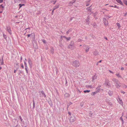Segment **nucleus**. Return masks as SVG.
Segmentation results:
<instances>
[{"instance_id": "obj_7", "label": "nucleus", "mask_w": 127, "mask_h": 127, "mask_svg": "<svg viewBox=\"0 0 127 127\" xmlns=\"http://www.w3.org/2000/svg\"><path fill=\"white\" fill-rule=\"evenodd\" d=\"M119 82L118 81H117V83H116L115 85L118 88L119 87L120 85L119 84Z\"/></svg>"}, {"instance_id": "obj_30", "label": "nucleus", "mask_w": 127, "mask_h": 127, "mask_svg": "<svg viewBox=\"0 0 127 127\" xmlns=\"http://www.w3.org/2000/svg\"><path fill=\"white\" fill-rule=\"evenodd\" d=\"M3 0H0V3H2L3 1Z\"/></svg>"}, {"instance_id": "obj_47", "label": "nucleus", "mask_w": 127, "mask_h": 127, "mask_svg": "<svg viewBox=\"0 0 127 127\" xmlns=\"http://www.w3.org/2000/svg\"><path fill=\"white\" fill-rule=\"evenodd\" d=\"M89 87H90V88H92V86H89Z\"/></svg>"}, {"instance_id": "obj_38", "label": "nucleus", "mask_w": 127, "mask_h": 127, "mask_svg": "<svg viewBox=\"0 0 127 127\" xmlns=\"http://www.w3.org/2000/svg\"><path fill=\"white\" fill-rule=\"evenodd\" d=\"M21 67L23 68H24V66L23 65V64H22L21 65Z\"/></svg>"}, {"instance_id": "obj_10", "label": "nucleus", "mask_w": 127, "mask_h": 127, "mask_svg": "<svg viewBox=\"0 0 127 127\" xmlns=\"http://www.w3.org/2000/svg\"><path fill=\"white\" fill-rule=\"evenodd\" d=\"M116 25H117V26L118 27V29H120L121 27L120 24L119 23H118L116 24Z\"/></svg>"}, {"instance_id": "obj_5", "label": "nucleus", "mask_w": 127, "mask_h": 127, "mask_svg": "<svg viewBox=\"0 0 127 127\" xmlns=\"http://www.w3.org/2000/svg\"><path fill=\"white\" fill-rule=\"evenodd\" d=\"M116 1L121 5H123V4L121 0H116Z\"/></svg>"}, {"instance_id": "obj_16", "label": "nucleus", "mask_w": 127, "mask_h": 127, "mask_svg": "<svg viewBox=\"0 0 127 127\" xmlns=\"http://www.w3.org/2000/svg\"><path fill=\"white\" fill-rule=\"evenodd\" d=\"M90 90H86L84 91V92L85 93H89V92H90Z\"/></svg>"}, {"instance_id": "obj_11", "label": "nucleus", "mask_w": 127, "mask_h": 127, "mask_svg": "<svg viewBox=\"0 0 127 127\" xmlns=\"http://www.w3.org/2000/svg\"><path fill=\"white\" fill-rule=\"evenodd\" d=\"M59 7V5H58L55 6L54 7V10H55L56 9L58 8Z\"/></svg>"}, {"instance_id": "obj_12", "label": "nucleus", "mask_w": 127, "mask_h": 127, "mask_svg": "<svg viewBox=\"0 0 127 127\" xmlns=\"http://www.w3.org/2000/svg\"><path fill=\"white\" fill-rule=\"evenodd\" d=\"M109 6L111 7H114L115 8H117L118 9H119V7H117L116 5H115L114 6Z\"/></svg>"}, {"instance_id": "obj_50", "label": "nucleus", "mask_w": 127, "mask_h": 127, "mask_svg": "<svg viewBox=\"0 0 127 127\" xmlns=\"http://www.w3.org/2000/svg\"><path fill=\"white\" fill-rule=\"evenodd\" d=\"M122 93H123V94H124L125 93V92H122Z\"/></svg>"}, {"instance_id": "obj_4", "label": "nucleus", "mask_w": 127, "mask_h": 127, "mask_svg": "<svg viewBox=\"0 0 127 127\" xmlns=\"http://www.w3.org/2000/svg\"><path fill=\"white\" fill-rule=\"evenodd\" d=\"M105 84L107 86H109L110 85L109 81L108 80L106 81Z\"/></svg>"}, {"instance_id": "obj_17", "label": "nucleus", "mask_w": 127, "mask_h": 127, "mask_svg": "<svg viewBox=\"0 0 127 127\" xmlns=\"http://www.w3.org/2000/svg\"><path fill=\"white\" fill-rule=\"evenodd\" d=\"M89 47H87V48L86 50V52H88L89 51Z\"/></svg>"}, {"instance_id": "obj_22", "label": "nucleus", "mask_w": 127, "mask_h": 127, "mask_svg": "<svg viewBox=\"0 0 127 127\" xmlns=\"http://www.w3.org/2000/svg\"><path fill=\"white\" fill-rule=\"evenodd\" d=\"M42 41L44 43H46V41L45 40H42Z\"/></svg>"}, {"instance_id": "obj_40", "label": "nucleus", "mask_w": 127, "mask_h": 127, "mask_svg": "<svg viewBox=\"0 0 127 127\" xmlns=\"http://www.w3.org/2000/svg\"><path fill=\"white\" fill-rule=\"evenodd\" d=\"M18 0L19 1H23L24 0Z\"/></svg>"}, {"instance_id": "obj_8", "label": "nucleus", "mask_w": 127, "mask_h": 127, "mask_svg": "<svg viewBox=\"0 0 127 127\" xmlns=\"http://www.w3.org/2000/svg\"><path fill=\"white\" fill-rule=\"evenodd\" d=\"M61 38H63V37H64L66 38L67 40H69L70 39V37H65L64 36H61Z\"/></svg>"}, {"instance_id": "obj_3", "label": "nucleus", "mask_w": 127, "mask_h": 127, "mask_svg": "<svg viewBox=\"0 0 127 127\" xmlns=\"http://www.w3.org/2000/svg\"><path fill=\"white\" fill-rule=\"evenodd\" d=\"M104 21V23L105 25V26H107L108 25V23L106 19H103Z\"/></svg>"}, {"instance_id": "obj_15", "label": "nucleus", "mask_w": 127, "mask_h": 127, "mask_svg": "<svg viewBox=\"0 0 127 127\" xmlns=\"http://www.w3.org/2000/svg\"><path fill=\"white\" fill-rule=\"evenodd\" d=\"M91 6H90L89 7H87L86 8L88 10H91Z\"/></svg>"}, {"instance_id": "obj_52", "label": "nucleus", "mask_w": 127, "mask_h": 127, "mask_svg": "<svg viewBox=\"0 0 127 127\" xmlns=\"http://www.w3.org/2000/svg\"><path fill=\"white\" fill-rule=\"evenodd\" d=\"M101 61H99V62H101Z\"/></svg>"}, {"instance_id": "obj_24", "label": "nucleus", "mask_w": 127, "mask_h": 127, "mask_svg": "<svg viewBox=\"0 0 127 127\" xmlns=\"http://www.w3.org/2000/svg\"><path fill=\"white\" fill-rule=\"evenodd\" d=\"M3 37H4V38L5 39L7 37L6 35H5V34H3Z\"/></svg>"}, {"instance_id": "obj_28", "label": "nucleus", "mask_w": 127, "mask_h": 127, "mask_svg": "<svg viewBox=\"0 0 127 127\" xmlns=\"http://www.w3.org/2000/svg\"><path fill=\"white\" fill-rule=\"evenodd\" d=\"M3 10H2L1 9L0 10V13L2 12Z\"/></svg>"}, {"instance_id": "obj_27", "label": "nucleus", "mask_w": 127, "mask_h": 127, "mask_svg": "<svg viewBox=\"0 0 127 127\" xmlns=\"http://www.w3.org/2000/svg\"><path fill=\"white\" fill-rule=\"evenodd\" d=\"M34 106H35V103H34V101L33 100V106L34 107Z\"/></svg>"}, {"instance_id": "obj_25", "label": "nucleus", "mask_w": 127, "mask_h": 127, "mask_svg": "<svg viewBox=\"0 0 127 127\" xmlns=\"http://www.w3.org/2000/svg\"><path fill=\"white\" fill-rule=\"evenodd\" d=\"M120 103L121 104V105H122L123 104V103L122 102V100H120Z\"/></svg>"}, {"instance_id": "obj_44", "label": "nucleus", "mask_w": 127, "mask_h": 127, "mask_svg": "<svg viewBox=\"0 0 127 127\" xmlns=\"http://www.w3.org/2000/svg\"><path fill=\"white\" fill-rule=\"evenodd\" d=\"M16 70H14V73H16Z\"/></svg>"}, {"instance_id": "obj_19", "label": "nucleus", "mask_w": 127, "mask_h": 127, "mask_svg": "<svg viewBox=\"0 0 127 127\" xmlns=\"http://www.w3.org/2000/svg\"><path fill=\"white\" fill-rule=\"evenodd\" d=\"M27 68H28V67H25V70H26V72L27 73H28V70L27 69Z\"/></svg>"}, {"instance_id": "obj_29", "label": "nucleus", "mask_w": 127, "mask_h": 127, "mask_svg": "<svg viewBox=\"0 0 127 127\" xmlns=\"http://www.w3.org/2000/svg\"><path fill=\"white\" fill-rule=\"evenodd\" d=\"M121 69L122 70H124V67H122L121 68Z\"/></svg>"}, {"instance_id": "obj_18", "label": "nucleus", "mask_w": 127, "mask_h": 127, "mask_svg": "<svg viewBox=\"0 0 127 127\" xmlns=\"http://www.w3.org/2000/svg\"><path fill=\"white\" fill-rule=\"evenodd\" d=\"M97 92H93V93H92V95H95V94H96V93H97Z\"/></svg>"}, {"instance_id": "obj_45", "label": "nucleus", "mask_w": 127, "mask_h": 127, "mask_svg": "<svg viewBox=\"0 0 127 127\" xmlns=\"http://www.w3.org/2000/svg\"><path fill=\"white\" fill-rule=\"evenodd\" d=\"M20 119H21V121H22V118L21 117H20Z\"/></svg>"}, {"instance_id": "obj_51", "label": "nucleus", "mask_w": 127, "mask_h": 127, "mask_svg": "<svg viewBox=\"0 0 127 127\" xmlns=\"http://www.w3.org/2000/svg\"><path fill=\"white\" fill-rule=\"evenodd\" d=\"M1 69V67H0V70Z\"/></svg>"}, {"instance_id": "obj_23", "label": "nucleus", "mask_w": 127, "mask_h": 127, "mask_svg": "<svg viewBox=\"0 0 127 127\" xmlns=\"http://www.w3.org/2000/svg\"><path fill=\"white\" fill-rule=\"evenodd\" d=\"M19 8H20L22 6V4H19Z\"/></svg>"}, {"instance_id": "obj_21", "label": "nucleus", "mask_w": 127, "mask_h": 127, "mask_svg": "<svg viewBox=\"0 0 127 127\" xmlns=\"http://www.w3.org/2000/svg\"><path fill=\"white\" fill-rule=\"evenodd\" d=\"M24 63L25 67H27V64L25 62H24Z\"/></svg>"}, {"instance_id": "obj_13", "label": "nucleus", "mask_w": 127, "mask_h": 127, "mask_svg": "<svg viewBox=\"0 0 127 127\" xmlns=\"http://www.w3.org/2000/svg\"><path fill=\"white\" fill-rule=\"evenodd\" d=\"M64 96L66 97H68L69 96V94L66 93L65 94Z\"/></svg>"}, {"instance_id": "obj_54", "label": "nucleus", "mask_w": 127, "mask_h": 127, "mask_svg": "<svg viewBox=\"0 0 127 127\" xmlns=\"http://www.w3.org/2000/svg\"><path fill=\"white\" fill-rule=\"evenodd\" d=\"M107 5V4H106V5Z\"/></svg>"}, {"instance_id": "obj_46", "label": "nucleus", "mask_w": 127, "mask_h": 127, "mask_svg": "<svg viewBox=\"0 0 127 127\" xmlns=\"http://www.w3.org/2000/svg\"><path fill=\"white\" fill-rule=\"evenodd\" d=\"M89 5V4H87L86 5V6H88Z\"/></svg>"}, {"instance_id": "obj_32", "label": "nucleus", "mask_w": 127, "mask_h": 127, "mask_svg": "<svg viewBox=\"0 0 127 127\" xmlns=\"http://www.w3.org/2000/svg\"><path fill=\"white\" fill-rule=\"evenodd\" d=\"M16 65L18 66V67H19V64H18L17 63L16 64Z\"/></svg>"}, {"instance_id": "obj_42", "label": "nucleus", "mask_w": 127, "mask_h": 127, "mask_svg": "<svg viewBox=\"0 0 127 127\" xmlns=\"http://www.w3.org/2000/svg\"><path fill=\"white\" fill-rule=\"evenodd\" d=\"M22 6H24L25 5V4H22Z\"/></svg>"}, {"instance_id": "obj_53", "label": "nucleus", "mask_w": 127, "mask_h": 127, "mask_svg": "<svg viewBox=\"0 0 127 127\" xmlns=\"http://www.w3.org/2000/svg\"><path fill=\"white\" fill-rule=\"evenodd\" d=\"M106 40H107V39L106 38Z\"/></svg>"}, {"instance_id": "obj_34", "label": "nucleus", "mask_w": 127, "mask_h": 127, "mask_svg": "<svg viewBox=\"0 0 127 127\" xmlns=\"http://www.w3.org/2000/svg\"><path fill=\"white\" fill-rule=\"evenodd\" d=\"M8 32L10 33L11 32V30L10 29L9 30Z\"/></svg>"}, {"instance_id": "obj_33", "label": "nucleus", "mask_w": 127, "mask_h": 127, "mask_svg": "<svg viewBox=\"0 0 127 127\" xmlns=\"http://www.w3.org/2000/svg\"><path fill=\"white\" fill-rule=\"evenodd\" d=\"M109 71L111 73H113V72L112 71H111V70H109Z\"/></svg>"}, {"instance_id": "obj_26", "label": "nucleus", "mask_w": 127, "mask_h": 127, "mask_svg": "<svg viewBox=\"0 0 127 127\" xmlns=\"http://www.w3.org/2000/svg\"><path fill=\"white\" fill-rule=\"evenodd\" d=\"M121 120L122 121V122H123V123H124V121H123V119L121 117Z\"/></svg>"}, {"instance_id": "obj_20", "label": "nucleus", "mask_w": 127, "mask_h": 127, "mask_svg": "<svg viewBox=\"0 0 127 127\" xmlns=\"http://www.w3.org/2000/svg\"><path fill=\"white\" fill-rule=\"evenodd\" d=\"M42 94L44 95V96L45 97L46 96V95H45V94H44V92L43 91L41 92Z\"/></svg>"}, {"instance_id": "obj_9", "label": "nucleus", "mask_w": 127, "mask_h": 127, "mask_svg": "<svg viewBox=\"0 0 127 127\" xmlns=\"http://www.w3.org/2000/svg\"><path fill=\"white\" fill-rule=\"evenodd\" d=\"M4 8V7L2 5V4L0 5V10H3V9Z\"/></svg>"}, {"instance_id": "obj_43", "label": "nucleus", "mask_w": 127, "mask_h": 127, "mask_svg": "<svg viewBox=\"0 0 127 127\" xmlns=\"http://www.w3.org/2000/svg\"><path fill=\"white\" fill-rule=\"evenodd\" d=\"M86 21L87 22H88L89 21L88 20H86Z\"/></svg>"}, {"instance_id": "obj_31", "label": "nucleus", "mask_w": 127, "mask_h": 127, "mask_svg": "<svg viewBox=\"0 0 127 127\" xmlns=\"http://www.w3.org/2000/svg\"><path fill=\"white\" fill-rule=\"evenodd\" d=\"M54 10V9H53L52 12V15H53V14Z\"/></svg>"}, {"instance_id": "obj_48", "label": "nucleus", "mask_w": 127, "mask_h": 127, "mask_svg": "<svg viewBox=\"0 0 127 127\" xmlns=\"http://www.w3.org/2000/svg\"><path fill=\"white\" fill-rule=\"evenodd\" d=\"M66 33H67V34L68 33V31Z\"/></svg>"}, {"instance_id": "obj_1", "label": "nucleus", "mask_w": 127, "mask_h": 127, "mask_svg": "<svg viewBox=\"0 0 127 127\" xmlns=\"http://www.w3.org/2000/svg\"><path fill=\"white\" fill-rule=\"evenodd\" d=\"M79 62L78 61H75L73 62V65L75 66L78 67L80 65Z\"/></svg>"}, {"instance_id": "obj_35", "label": "nucleus", "mask_w": 127, "mask_h": 127, "mask_svg": "<svg viewBox=\"0 0 127 127\" xmlns=\"http://www.w3.org/2000/svg\"><path fill=\"white\" fill-rule=\"evenodd\" d=\"M29 64L30 63H31V60H29Z\"/></svg>"}, {"instance_id": "obj_6", "label": "nucleus", "mask_w": 127, "mask_h": 127, "mask_svg": "<svg viewBox=\"0 0 127 127\" xmlns=\"http://www.w3.org/2000/svg\"><path fill=\"white\" fill-rule=\"evenodd\" d=\"M97 78V76L95 75L94 76H93V77H92V79L93 81H94L95 80V79H96Z\"/></svg>"}, {"instance_id": "obj_2", "label": "nucleus", "mask_w": 127, "mask_h": 127, "mask_svg": "<svg viewBox=\"0 0 127 127\" xmlns=\"http://www.w3.org/2000/svg\"><path fill=\"white\" fill-rule=\"evenodd\" d=\"M76 120V118L74 117H71L70 118V121L71 122H73Z\"/></svg>"}, {"instance_id": "obj_41", "label": "nucleus", "mask_w": 127, "mask_h": 127, "mask_svg": "<svg viewBox=\"0 0 127 127\" xmlns=\"http://www.w3.org/2000/svg\"><path fill=\"white\" fill-rule=\"evenodd\" d=\"M56 1H55L54 2V3L53 4H55V3H56Z\"/></svg>"}, {"instance_id": "obj_36", "label": "nucleus", "mask_w": 127, "mask_h": 127, "mask_svg": "<svg viewBox=\"0 0 127 127\" xmlns=\"http://www.w3.org/2000/svg\"><path fill=\"white\" fill-rule=\"evenodd\" d=\"M30 36H31V34H28V37H29Z\"/></svg>"}, {"instance_id": "obj_39", "label": "nucleus", "mask_w": 127, "mask_h": 127, "mask_svg": "<svg viewBox=\"0 0 127 127\" xmlns=\"http://www.w3.org/2000/svg\"><path fill=\"white\" fill-rule=\"evenodd\" d=\"M116 75L118 76H119V74H116Z\"/></svg>"}, {"instance_id": "obj_14", "label": "nucleus", "mask_w": 127, "mask_h": 127, "mask_svg": "<svg viewBox=\"0 0 127 127\" xmlns=\"http://www.w3.org/2000/svg\"><path fill=\"white\" fill-rule=\"evenodd\" d=\"M123 2L127 6V1L126 0H124Z\"/></svg>"}, {"instance_id": "obj_49", "label": "nucleus", "mask_w": 127, "mask_h": 127, "mask_svg": "<svg viewBox=\"0 0 127 127\" xmlns=\"http://www.w3.org/2000/svg\"><path fill=\"white\" fill-rule=\"evenodd\" d=\"M110 93H112V92H108V93H109V94H110Z\"/></svg>"}, {"instance_id": "obj_37", "label": "nucleus", "mask_w": 127, "mask_h": 127, "mask_svg": "<svg viewBox=\"0 0 127 127\" xmlns=\"http://www.w3.org/2000/svg\"><path fill=\"white\" fill-rule=\"evenodd\" d=\"M4 64V63L3 61H2L1 62V64Z\"/></svg>"}]
</instances>
